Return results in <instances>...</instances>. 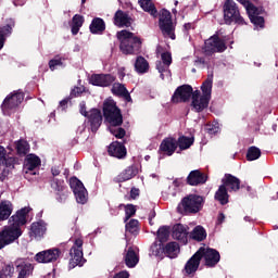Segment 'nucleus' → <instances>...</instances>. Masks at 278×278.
Listing matches in <instances>:
<instances>
[{
    "label": "nucleus",
    "instance_id": "1",
    "mask_svg": "<svg viewBox=\"0 0 278 278\" xmlns=\"http://www.w3.org/2000/svg\"><path fill=\"white\" fill-rule=\"evenodd\" d=\"M31 212L29 206H25L17 211L10 219L9 226H5L0 231V251L8 247V244H12L14 240H18L23 235L21 227L27 223V216Z\"/></svg>",
    "mask_w": 278,
    "mask_h": 278
},
{
    "label": "nucleus",
    "instance_id": "2",
    "mask_svg": "<svg viewBox=\"0 0 278 278\" xmlns=\"http://www.w3.org/2000/svg\"><path fill=\"white\" fill-rule=\"evenodd\" d=\"M103 112L106 121L110 123V131L115 138H125V129L115 128L123 125V115L121 110L116 108L114 100H106L104 102Z\"/></svg>",
    "mask_w": 278,
    "mask_h": 278
},
{
    "label": "nucleus",
    "instance_id": "3",
    "mask_svg": "<svg viewBox=\"0 0 278 278\" xmlns=\"http://www.w3.org/2000/svg\"><path fill=\"white\" fill-rule=\"evenodd\" d=\"M212 84L213 78L210 76L201 86L202 96H199V91L193 92L192 108L195 112H203L210 105V99H212Z\"/></svg>",
    "mask_w": 278,
    "mask_h": 278
},
{
    "label": "nucleus",
    "instance_id": "4",
    "mask_svg": "<svg viewBox=\"0 0 278 278\" xmlns=\"http://www.w3.org/2000/svg\"><path fill=\"white\" fill-rule=\"evenodd\" d=\"M117 38L121 42L119 49L125 55H131L140 49V39L134 33L122 30L117 33Z\"/></svg>",
    "mask_w": 278,
    "mask_h": 278
},
{
    "label": "nucleus",
    "instance_id": "5",
    "mask_svg": "<svg viewBox=\"0 0 278 278\" xmlns=\"http://www.w3.org/2000/svg\"><path fill=\"white\" fill-rule=\"evenodd\" d=\"M201 207H203V197L190 194L181 200L177 210L179 214H197L201 212Z\"/></svg>",
    "mask_w": 278,
    "mask_h": 278
},
{
    "label": "nucleus",
    "instance_id": "6",
    "mask_svg": "<svg viewBox=\"0 0 278 278\" xmlns=\"http://www.w3.org/2000/svg\"><path fill=\"white\" fill-rule=\"evenodd\" d=\"M159 25L165 38H170L172 40H175V24H173V18L168 11H161Z\"/></svg>",
    "mask_w": 278,
    "mask_h": 278
},
{
    "label": "nucleus",
    "instance_id": "7",
    "mask_svg": "<svg viewBox=\"0 0 278 278\" xmlns=\"http://www.w3.org/2000/svg\"><path fill=\"white\" fill-rule=\"evenodd\" d=\"M224 18L228 25L233 23V21L236 23H242V16H240V11L233 0H226L224 3Z\"/></svg>",
    "mask_w": 278,
    "mask_h": 278
},
{
    "label": "nucleus",
    "instance_id": "8",
    "mask_svg": "<svg viewBox=\"0 0 278 278\" xmlns=\"http://www.w3.org/2000/svg\"><path fill=\"white\" fill-rule=\"evenodd\" d=\"M70 186L74 192L77 203H80L81 205L86 204L88 202V190H86L84 182H81L77 177H73L70 179Z\"/></svg>",
    "mask_w": 278,
    "mask_h": 278
},
{
    "label": "nucleus",
    "instance_id": "9",
    "mask_svg": "<svg viewBox=\"0 0 278 278\" xmlns=\"http://www.w3.org/2000/svg\"><path fill=\"white\" fill-rule=\"evenodd\" d=\"M79 108L80 114L83 116H86L90 121L92 131H97L99 127H101V123L103 121V117L101 116V111L92 109L91 111L86 112V102H81Z\"/></svg>",
    "mask_w": 278,
    "mask_h": 278
},
{
    "label": "nucleus",
    "instance_id": "10",
    "mask_svg": "<svg viewBox=\"0 0 278 278\" xmlns=\"http://www.w3.org/2000/svg\"><path fill=\"white\" fill-rule=\"evenodd\" d=\"M203 49L204 53L210 55V53H223V51H226L227 46L223 39L215 35L204 42Z\"/></svg>",
    "mask_w": 278,
    "mask_h": 278
},
{
    "label": "nucleus",
    "instance_id": "11",
    "mask_svg": "<svg viewBox=\"0 0 278 278\" xmlns=\"http://www.w3.org/2000/svg\"><path fill=\"white\" fill-rule=\"evenodd\" d=\"M81 247H84V241L81 239H76L74 247L70 251V266L72 268H75V266H81L84 262V251L81 250Z\"/></svg>",
    "mask_w": 278,
    "mask_h": 278
},
{
    "label": "nucleus",
    "instance_id": "12",
    "mask_svg": "<svg viewBox=\"0 0 278 278\" xmlns=\"http://www.w3.org/2000/svg\"><path fill=\"white\" fill-rule=\"evenodd\" d=\"M195 253L200 260L204 257L206 266H216V264L220 262V254L214 249L203 247L200 248Z\"/></svg>",
    "mask_w": 278,
    "mask_h": 278
},
{
    "label": "nucleus",
    "instance_id": "13",
    "mask_svg": "<svg viewBox=\"0 0 278 278\" xmlns=\"http://www.w3.org/2000/svg\"><path fill=\"white\" fill-rule=\"evenodd\" d=\"M161 60L162 61L156 62V68L161 74V79H170V70H168L170 64H173L170 52L162 53Z\"/></svg>",
    "mask_w": 278,
    "mask_h": 278
},
{
    "label": "nucleus",
    "instance_id": "14",
    "mask_svg": "<svg viewBox=\"0 0 278 278\" xmlns=\"http://www.w3.org/2000/svg\"><path fill=\"white\" fill-rule=\"evenodd\" d=\"M60 257V250L59 249H50L38 252L35 255V262L38 264H51L53 262H58Z\"/></svg>",
    "mask_w": 278,
    "mask_h": 278
},
{
    "label": "nucleus",
    "instance_id": "15",
    "mask_svg": "<svg viewBox=\"0 0 278 278\" xmlns=\"http://www.w3.org/2000/svg\"><path fill=\"white\" fill-rule=\"evenodd\" d=\"M190 97H192V87L190 85H184L176 89L172 101L174 103H186V101L190 100Z\"/></svg>",
    "mask_w": 278,
    "mask_h": 278
},
{
    "label": "nucleus",
    "instance_id": "16",
    "mask_svg": "<svg viewBox=\"0 0 278 278\" xmlns=\"http://www.w3.org/2000/svg\"><path fill=\"white\" fill-rule=\"evenodd\" d=\"M23 99H25L23 92H15L11 96H8L2 103V111L8 112V110H14V108H18L20 103H23Z\"/></svg>",
    "mask_w": 278,
    "mask_h": 278
},
{
    "label": "nucleus",
    "instance_id": "17",
    "mask_svg": "<svg viewBox=\"0 0 278 278\" xmlns=\"http://www.w3.org/2000/svg\"><path fill=\"white\" fill-rule=\"evenodd\" d=\"M92 86H100L101 88H106L116 81V77L110 74H93L90 79Z\"/></svg>",
    "mask_w": 278,
    "mask_h": 278
},
{
    "label": "nucleus",
    "instance_id": "18",
    "mask_svg": "<svg viewBox=\"0 0 278 278\" xmlns=\"http://www.w3.org/2000/svg\"><path fill=\"white\" fill-rule=\"evenodd\" d=\"M224 188H228L229 192H238L240 190V179L236 176L226 174L222 179Z\"/></svg>",
    "mask_w": 278,
    "mask_h": 278
},
{
    "label": "nucleus",
    "instance_id": "19",
    "mask_svg": "<svg viewBox=\"0 0 278 278\" xmlns=\"http://www.w3.org/2000/svg\"><path fill=\"white\" fill-rule=\"evenodd\" d=\"M178 143L175 138H167L162 141L160 146V151L165 153V155H173L177 151Z\"/></svg>",
    "mask_w": 278,
    "mask_h": 278
},
{
    "label": "nucleus",
    "instance_id": "20",
    "mask_svg": "<svg viewBox=\"0 0 278 278\" xmlns=\"http://www.w3.org/2000/svg\"><path fill=\"white\" fill-rule=\"evenodd\" d=\"M109 153L113 157H117L118 160H122V157H125V155H127V149H125V146H123L118 141H115L110 144Z\"/></svg>",
    "mask_w": 278,
    "mask_h": 278
},
{
    "label": "nucleus",
    "instance_id": "21",
    "mask_svg": "<svg viewBox=\"0 0 278 278\" xmlns=\"http://www.w3.org/2000/svg\"><path fill=\"white\" fill-rule=\"evenodd\" d=\"M201 264V258L199 254H195L186 263L185 273L186 275H194L199 270V265Z\"/></svg>",
    "mask_w": 278,
    "mask_h": 278
},
{
    "label": "nucleus",
    "instance_id": "22",
    "mask_svg": "<svg viewBox=\"0 0 278 278\" xmlns=\"http://www.w3.org/2000/svg\"><path fill=\"white\" fill-rule=\"evenodd\" d=\"M38 166H40V157L34 154L26 156L24 164V170L26 174L33 173L35 168H38Z\"/></svg>",
    "mask_w": 278,
    "mask_h": 278
},
{
    "label": "nucleus",
    "instance_id": "23",
    "mask_svg": "<svg viewBox=\"0 0 278 278\" xmlns=\"http://www.w3.org/2000/svg\"><path fill=\"white\" fill-rule=\"evenodd\" d=\"M12 212H14V206L12 202L5 200L0 202V223L3 220H8L10 216H12Z\"/></svg>",
    "mask_w": 278,
    "mask_h": 278
},
{
    "label": "nucleus",
    "instance_id": "24",
    "mask_svg": "<svg viewBox=\"0 0 278 278\" xmlns=\"http://www.w3.org/2000/svg\"><path fill=\"white\" fill-rule=\"evenodd\" d=\"M187 179L190 186H199V184H205L207 181V176L195 169L189 174Z\"/></svg>",
    "mask_w": 278,
    "mask_h": 278
},
{
    "label": "nucleus",
    "instance_id": "25",
    "mask_svg": "<svg viewBox=\"0 0 278 278\" xmlns=\"http://www.w3.org/2000/svg\"><path fill=\"white\" fill-rule=\"evenodd\" d=\"M114 25L117 27H129L131 25L129 15L123 11H117L114 16Z\"/></svg>",
    "mask_w": 278,
    "mask_h": 278
},
{
    "label": "nucleus",
    "instance_id": "26",
    "mask_svg": "<svg viewBox=\"0 0 278 278\" xmlns=\"http://www.w3.org/2000/svg\"><path fill=\"white\" fill-rule=\"evenodd\" d=\"M172 236L175 240H181L182 242H186L188 230L186 229V226L177 224L173 227Z\"/></svg>",
    "mask_w": 278,
    "mask_h": 278
},
{
    "label": "nucleus",
    "instance_id": "27",
    "mask_svg": "<svg viewBox=\"0 0 278 278\" xmlns=\"http://www.w3.org/2000/svg\"><path fill=\"white\" fill-rule=\"evenodd\" d=\"M138 175V168L130 166L127 167L124 172H122L117 176V181L123 182V181H129V179H134Z\"/></svg>",
    "mask_w": 278,
    "mask_h": 278
},
{
    "label": "nucleus",
    "instance_id": "28",
    "mask_svg": "<svg viewBox=\"0 0 278 278\" xmlns=\"http://www.w3.org/2000/svg\"><path fill=\"white\" fill-rule=\"evenodd\" d=\"M112 92L117 97H123L124 99H126V101H131V96H129V91H127V88H125V86L121 83H115L113 85Z\"/></svg>",
    "mask_w": 278,
    "mask_h": 278
},
{
    "label": "nucleus",
    "instance_id": "29",
    "mask_svg": "<svg viewBox=\"0 0 278 278\" xmlns=\"http://www.w3.org/2000/svg\"><path fill=\"white\" fill-rule=\"evenodd\" d=\"M47 231V226L42 222L34 223L30 227V236L34 238H42Z\"/></svg>",
    "mask_w": 278,
    "mask_h": 278
},
{
    "label": "nucleus",
    "instance_id": "30",
    "mask_svg": "<svg viewBox=\"0 0 278 278\" xmlns=\"http://www.w3.org/2000/svg\"><path fill=\"white\" fill-rule=\"evenodd\" d=\"M179 243L177 242H169L164 248L165 255L170 257V260H175L179 255Z\"/></svg>",
    "mask_w": 278,
    "mask_h": 278
},
{
    "label": "nucleus",
    "instance_id": "31",
    "mask_svg": "<svg viewBox=\"0 0 278 278\" xmlns=\"http://www.w3.org/2000/svg\"><path fill=\"white\" fill-rule=\"evenodd\" d=\"M138 3L144 12H148V14H150L151 16H157V9H155V4H153V1L138 0Z\"/></svg>",
    "mask_w": 278,
    "mask_h": 278
},
{
    "label": "nucleus",
    "instance_id": "32",
    "mask_svg": "<svg viewBox=\"0 0 278 278\" xmlns=\"http://www.w3.org/2000/svg\"><path fill=\"white\" fill-rule=\"evenodd\" d=\"M125 262H126V266H128V268L136 267L138 262H140V258L138 257V254L136 253V251H134V249H131V248L128 249V252L125 256Z\"/></svg>",
    "mask_w": 278,
    "mask_h": 278
},
{
    "label": "nucleus",
    "instance_id": "33",
    "mask_svg": "<svg viewBox=\"0 0 278 278\" xmlns=\"http://www.w3.org/2000/svg\"><path fill=\"white\" fill-rule=\"evenodd\" d=\"M216 201H219L222 205H227L229 203V193H227V189L225 186H219L218 190L215 193Z\"/></svg>",
    "mask_w": 278,
    "mask_h": 278
},
{
    "label": "nucleus",
    "instance_id": "34",
    "mask_svg": "<svg viewBox=\"0 0 278 278\" xmlns=\"http://www.w3.org/2000/svg\"><path fill=\"white\" fill-rule=\"evenodd\" d=\"M105 30V22L102 18H94L90 25L91 34H101V31Z\"/></svg>",
    "mask_w": 278,
    "mask_h": 278
},
{
    "label": "nucleus",
    "instance_id": "35",
    "mask_svg": "<svg viewBox=\"0 0 278 278\" xmlns=\"http://www.w3.org/2000/svg\"><path fill=\"white\" fill-rule=\"evenodd\" d=\"M177 144L180 151H186V149H190L191 144H194V137L181 136L178 138Z\"/></svg>",
    "mask_w": 278,
    "mask_h": 278
},
{
    "label": "nucleus",
    "instance_id": "36",
    "mask_svg": "<svg viewBox=\"0 0 278 278\" xmlns=\"http://www.w3.org/2000/svg\"><path fill=\"white\" fill-rule=\"evenodd\" d=\"M191 238L201 242L207 238V233L205 232V228L202 226H197L193 231L191 232Z\"/></svg>",
    "mask_w": 278,
    "mask_h": 278
},
{
    "label": "nucleus",
    "instance_id": "37",
    "mask_svg": "<svg viewBox=\"0 0 278 278\" xmlns=\"http://www.w3.org/2000/svg\"><path fill=\"white\" fill-rule=\"evenodd\" d=\"M12 27H14V24H8L3 27H0V49H3L7 36H10V34H12Z\"/></svg>",
    "mask_w": 278,
    "mask_h": 278
},
{
    "label": "nucleus",
    "instance_id": "38",
    "mask_svg": "<svg viewBox=\"0 0 278 278\" xmlns=\"http://www.w3.org/2000/svg\"><path fill=\"white\" fill-rule=\"evenodd\" d=\"M137 73H147L149 71V62L143 56H138L135 62Z\"/></svg>",
    "mask_w": 278,
    "mask_h": 278
},
{
    "label": "nucleus",
    "instance_id": "39",
    "mask_svg": "<svg viewBox=\"0 0 278 278\" xmlns=\"http://www.w3.org/2000/svg\"><path fill=\"white\" fill-rule=\"evenodd\" d=\"M84 25V16L81 15H75L73 17V24H72V34L74 36H77L79 34V28Z\"/></svg>",
    "mask_w": 278,
    "mask_h": 278
},
{
    "label": "nucleus",
    "instance_id": "40",
    "mask_svg": "<svg viewBox=\"0 0 278 278\" xmlns=\"http://www.w3.org/2000/svg\"><path fill=\"white\" fill-rule=\"evenodd\" d=\"M261 155H262V151H260L258 148L251 147L248 150L247 159H248L249 162H253L255 160H260Z\"/></svg>",
    "mask_w": 278,
    "mask_h": 278
},
{
    "label": "nucleus",
    "instance_id": "41",
    "mask_svg": "<svg viewBox=\"0 0 278 278\" xmlns=\"http://www.w3.org/2000/svg\"><path fill=\"white\" fill-rule=\"evenodd\" d=\"M16 151L20 155H26L29 151V144L25 140H20L16 142Z\"/></svg>",
    "mask_w": 278,
    "mask_h": 278
},
{
    "label": "nucleus",
    "instance_id": "42",
    "mask_svg": "<svg viewBox=\"0 0 278 278\" xmlns=\"http://www.w3.org/2000/svg\"><path fill=\"white\" fill-rule=\"evenodd\" d=\"M34 273V265L31 263H24L22 265V269L20 271V275L24 277H29Z\"/></svg>",
    "mask_w": 278,
    "mask_h": 278
},
{
    "label": "nucleus",
    "instance_id": "43",
    "mask_svg": "<svg viewBox=\"0 0 278 278\" xmlns=\"http://www.w3.org/2000/svg\"><path fill=\"white\" fill-rule=\"evenodd\" d=\"M245 10L250 20H252L254 16H258L260 14V9L255 8V5H253L251 2L245 5Z\"/></svg>",
    "mask_w": 278,
    "mask_h": 278
},
{
    "label": "nucleus",
    "instance_id": "44",
    "mask_svg": "<svg viewBox=\"0 0 278 278\" xmlns=\"http://www.w3.org/2000/svg\"><path fill=\"white\" fill-rule=\"evenodd\" d=\"M126 231H129V233H138V219H130L129 223L126 224Z\"/></svg>",
    "mask_w": 278,
    "mask_h": 278
},
{
    "label": "nucleus",
    "instance_id": "45",
    "mask_svg": "<svg viewBox=\"0 0 278 278\" xmlns=\"http://www.w3.org/2000/svg\"><path fill=\"white\" fill-rule=\"evenodd\" d=\"M125 223H127L131 216L136 215V206L132 204L125 205Z\"/></svg>",
    "mask_w": 278,
    "mask_h": 278
},
{
    "label": "nucleus",
    "instance_id": "46",
    "mask_svg": "<svg viewBox=\"0 0 278 278\" xmlns=\"http://www.w3.org/2000/svg\"><path fill=\"white\" fill-rule=\"evenodd\" d=\"M168 227H161L159 230H157V238L161 242H164L167 238H168Z\"/></svg>",
    "mask_w": 278,
    "mask_h": 278
},
{
    "label": "nucleus",
    "instance_id": "47",
    "mask_svg": "<svg viewBox=\"0 0 278 278\" xmlns=\"http://www.w3.org/2000/svg\"><path fill=\"white\" fill-rule=\"evenodd\" d=\"M0 166H10L8 157L5 156V148L0 146Z\"/></svg>",
    "mask_w": 278,
    "mask_h": 278
},
{
    "label": "nucleus",
    "instance_id": "48",
    "mask_svg": "<svg viewBox=\"0 0 278 278\" xmlns=\"http://www.w3.org/2000/svg\"><path fill=\"white\" fill-rule=\"evenodd\" d=\"M250 21L255 25V27H264V17L262 16L255 15Z\"/></svg>",
    "mask_w": 278,
    "mask_h": 278
},
{
    "label": "nucleus",
    "instance_id": "49",
    "mask_svg": "<svg viewBox=\"0 0 278 278\" xmlns=\"http://www.w3.org/2000/svg\"><path fill=\"white\" fill-rule=\"evenodd\" d=\"M64 62L62 59H53L49 62V66L52 71H55L56 66H63Z\"/></svg>",
    "mask_w": 278,
    "mask_h": 278
},
{
    "label": "nucleus",
    "instance_id": "50",
    "mask_svg": "<svg viewBox=\"0 0 278 278\" xmlns=\"http://www.w3.org/2000/svg\"><path fill=\"white\" fill-rule=\"evenodd\" d=\"M207 129H208L210 134H218V131H220V128L218 127V124L215 125V126H210Z\"/></svg>",
    "mask_w": 278,
    "mask_h": 278
},
{
    "label": "nucleus",
    "instance_id": "51",
    "mask_svg": "<svg viewBox=\"0 0 278 278\" xmlns=\"http://www.w3.org/2000/svg\"><path fill=\"white\" fill-rule=\"evenodd\" d=\"M114 278H129V273L121 271L119 274H116Z\"/></svg>",
    "mask_w": 278,
    "mask_h": 278
},
{
    "label": "nucleus",
    "instance_id": "52",
    "mask_svg": "<svg viewBox=\"0 0 278 278\" xmlns=\"http://www.w3.org/2000/svg\"><path fill=\"white\" fill-rule=\"evenodd\" d=\"M51 173L53 177H58L60 175V167H52Z\"/></svg>",
    "mask_w": 278,
    "mask_h": 278
},
{
    "label": "nucleus",
    "instance_id": "53",
    "mask_svg": "<svg viewBox=\"0 0 278 278\" xmlns=\"http://www.w3.org/2000/svg\"><path fill=\"white\" fill-rule=\"evenodd\" d=\"M138 194H139L138 189H131V191H130L131 199H136V197H138Z\"/></svg>",
    "mask_w": 278,
    "mask_h": 278
},
{
    "label": "nucleus",
    "instance_id": "54",
    "mask_svg": "<svg viewBox=\"0 0 278 278\" xmlns=\"http://www.w3.org/2000/svg\"><path fill=\"white\" fill-rule=\"evenodd\" d=\"M218 223L220 224V223H224V220H225V215L223 214V213H220L219 215H218Z\"/></svg>",
    "mask_w": 278,
    "mask_h": 278
},
{
    "label": "nucleus",
    "instance_id": "55",
    "mask_svg": "<svg viewBox=\"0 0 278 278\" xmlns=\"http://www.w3.org/2000/svg\"><path fill=\"white\" fill-rule=\"evenodd\" d=\"M239 3H241V5H244V8H247V5L250 3L248 0H237Z\"/></svg>",
    "mask_w": 278,
    "mask_h": 278
},
{
    "label": "nucleus",
    "instance_id": "56",
    "mask_svg": "<svg viewBox=\"0 0 278 278\" xmlns=\"http://www.w3.org/2000/svg\"><path fill=\"white\" fill-rule=\"evenodd\" d=\"M5 270H9V273H14V267L11 265H7Z\"/></svg>",
    "mask_w": 278,
    "mask_h": 278
},
{
    "label": "nucleus",
    "instance_id": "57",
    "mask_svg": "<svg viewBox=\"0 0 278 278\" xmlns=\"http://www.w3.org/2000/svg\"><path fill=\"white\" fill-rule=\"evenodd\" d=\"M67 104H68V100H62L60 102L61 108H65V105H67Z\"/></svg>",
    "mask_w": 278,
    "mask_h": 278
},
{
    "label": "nucleus",
    "instance_id": "58",
    "mask_svg": "<svg viewBox=\"0 0 278 278\" xmlns=\"http://www.w3.org/2000/svg\"><path fill=\"white\" fill-rule=\"evenodd\" d=\"M184 28L188 31V29H192V24H185Z\"/></svg>",
    "mask_w": 278,
    "mask_h": 278
},
{
    "label": "nucleus",
    "instance_id": "59",
    "mask_svg": "<svg viewBox=\"0 0 278 278\" xmlns=\"http://www.w3.org/2000/svg\"><path fill=\"white\" fill-rule=\"evenodd\" d=\"M73 94H75V96L79 94V88H75V89L73 90Z\"/></svg>",
    "mask_w": 278,
    "mask_h": 278
},
{
    "label": "nucleus",
    "instance_id": "60",
    "mask_svg": "<svg viewBox=\"0 0 278 278\" xmlns=\"http://www.w3.org/2000/svg\"><path fill=\"white\" fill-rule=\"evenodd\" d=\"M59 184L60 186L58 187V190H62V185L64 184V181H60Z\"/></svg>",
    "mask_w": 278,
    "mask_h": 278
},
{
    "label": "nucleus",
    "instance_id": "61",
    "mask_svg": "<svg viewBox=\"0 0 278 278\" xmlns=\"http://www.w3.org/2000/svg\"><path fill=\"white\" fill-rule=\"evenodd\" d=\"M17 278H27V276H23V274H18Z\"/></svg>",
    "mask_w": 278,
    "mask_h": 278
},
{
    "label": "nucleus",
    "instance_id": "62",
    "mask_svg": "<svg viewBox=\"0 0 278 278\" xmlns=\"http://www.w3.org/2000/svg\"><path fill=\"white\" fill-rule=\"evenodd\" d=\"M119 77L121 79H123V77H125V74L123 72H119Z\"/></svg>",
    "mask_w": 278,
    "mask_h": 278
},
{
    "label": "nucleus",
    "instance_id": "63",
    "mask_svg": "<svg viewBox=\"0 0 278 278\" xmlns=\"http://www.w3.org/2000/svg\"><path fill=\"white\" fill-rule=\"evenodd\" d=\"M14 5H21V3H16V2H14Z\"/></svg>",
    "mask_w": 278,
    "mask_h": 278
},
{
    "label": "nucleus",
    "instance_id": "64",
    "mask_svg": "<svg viewBox=\"0 0 278 278\" xmlns=\"http://www.w3.org/2000/svg\"><path fill=\"white\" fill-rule=\"evenodd\" d=\"M81 3H86V0H81Z\"/></svg>",
    "mask_w": 278,
    "mask_h": 278
}]
</instances>
